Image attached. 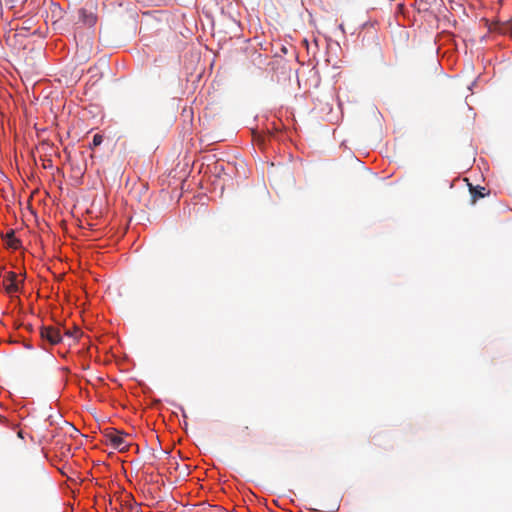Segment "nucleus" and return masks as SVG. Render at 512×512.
Segmentation results:
<instances>
[{
	"label": "nucleus",
	"instance_id": "nucleus-1",
	"mask_svg": "<svg viewBox=\"0 0 512 512\" xmlns=\"http://www.w3.org/2000/svg\"><path fill=\"white\" fill-rule=\"evenodd\" d=\"M128 434L114 430L106 434V437L114 449L119 452H126L129 449L130 443L127 442L126 437Z\"/></svg>",
	"mask_w": 512,
	"mask_h": 512
},
{
	"label": "nucleus",
	"instance_id": "nucleus-2",
	"mask_svg": "<svg viewBox=\"0 0 512 512\" xmlns=\"http://www.w3.org/2000/svg\"><path fill=\"white\" fill-rule=\"evenodd\" d=\"M40 337L43 343L49 345H56L62 340L60 329L53 326H42L40 328Z\"/></svg>",
	"mask_w": 512,
	"mask_h": 512
},
{
	"label": "nucleus",
	"instance_id": "nucleus-3",
	"mask_svg": "<svg viewBox=\"0 0 512 512\" xmlns=\"http://www.w3.org/2000/svg\"><path fill=\"white\" fill-rule=\"evenodd\" d=\"M2 286L4 287L5 291L10 295L17 293L19 291L17 274L15 272H7L3 276Z\"/></svg>",
	"mask_w": 512,
	"mask_h": 512
},
{
	"label": "nucleus",
	"instance_id": "nucleus-4",
	"mask_svg": "<svg viewBox=\"0 0 512 512\" xmlns=\"http://www.w3.org/2000/svg\"><path fill=\"white\" fill-rule=\"evenodd\" d=\"M470 194L472 203H475L478 199L485 197L488 193L486 192L485 187H473L472 185H470Z\"/></svg>",
	"mask_w": 512,
	"mask_h": 512
},
{
	"label": "nucleus",
	"instance_id": "nucleus-5",
	"mask_svg": "<svg viewBox=\"0 0 512 512\" xmlns=\"http://www.w3.org/2000/svg\"><path fill=\"white\" fill-rule=\"evenodd\" d=\"M6 239H7V244L9 245V247L14 248V249H17L19 247L20 242L18 239L15 238L13 230H10L9 232H7Z\"/></svg>",
	"mask_w": 512,
	"mask_h": 512
},
{
	"label": "nucleus",
	"instance_id": "nucleus-6",
	"mask_svg": "<svg viewBox=\"0 0 512 512\" xmlns=\"http://www.w3.org/2000/svg\"><path fill=\"white\" fill-rule=\"evenodd\" d=\"M102 142H103V136L102 135L95 134L93 136V140H92V146L93 147H97V146L101 145Z\"/></svg>",
	"mask_w": 512,
	"mask_h": 512
}]
</instances>
